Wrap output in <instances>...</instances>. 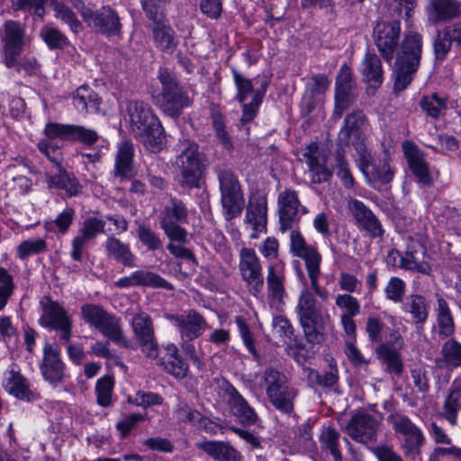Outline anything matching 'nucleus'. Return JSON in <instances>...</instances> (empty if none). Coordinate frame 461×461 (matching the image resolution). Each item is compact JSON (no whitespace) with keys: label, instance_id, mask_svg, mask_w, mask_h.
<instances>
[{"label":"nucleus","instance_id":"63","mask_svg":"<svg viewBox=\"0 0 461 461\" xmlns=\"http://www.w3.org/2000/svg\"><path fill=\"white\" fill-rule=\"evenodd\" d=\"M47 249V244L42 239L27 240L17 247V256L20 259H25L34 254H41Z\"/></svg>","mask_w":461,"mask_h":461},{"label":"nucleus","instance_id":"37","mask_svg":"<svg viewBox=\"0 0 461 461\" xmlns=\"http://www.w3.org/2000/svg\"><path fill=\"white\" fill-rule=\"evenodd\" d=\"M166 351V356L161 360L165 371L177 379L185 378L187 375L189 366L179 355L177 347L169 344L167 346Z\"/></svg>","mask_w":461,"mask_h":461},{"label":"nucleus","instance_id":"49","mask_svg":"<svg viewBox=\"0 0 461 461\" xmlns=\"http://www.w3.org/2000/svg\"><path fill=\"white\" fill-rule=\"evenodd\" d=\"M231 73L233 77L234 85L237 89L235 100L241 104V106L243 108L244 105L249 104L246 103L249 96H253L256 90L252 84V80L245 77L233 67L231 68Z\"/></svg>","mask_w":461,"mask_h":461},{"label":"nucleus","instance_id":"43","mask_svg":"<svg viewBox=\"0 0 461 461\" xmlns=\"http://www.w3.org/2000/svg\"><path fill=\"white\" fill-rule=\"evenodd\" d=\"M10 376L6 379L5 388L14 397L20 400L30 402L33 399V393L30 389L28 380L19 372L10 371Z\"/></svg>","mask_w":461,"mask_h":461},{"label":"nucleus","instance_id":"17","mask_svg":"<svg viewBox=\"0 0 461 461\" xmlns=\"http://www.w3.org/2000/svg\"><path fill=\"white\" fill-rule=\"evenodd\" d=\"M380 422L365 411H357L348 420L345 431L356 442L367 444L376 441Z\"/></svg>","mask_w":461,"mask_h":461},{"label":"nucleus","instance_id":"60","mask_svg":"<svg viewBox=\"0 0 461 461\" xmlns=\"http://www.w3.org/2000/svg\"><path fill=\"white\" fill-rule=\"evenodd\" d=\"M188 210L184 202L177 198L170 200V205L165 208V215L160 220L184 223L187 221Z\"/></svg>","mask_w":461,"mask_h":461},{"label":"nucleus","instance_id":"25","mask_svg":"<svg viewBox=\"0 0 461 461\" xmlns=\"http://www.w3.org/2000/svg\"><path fill=\"white\" fill-rule=\"evenodd\" d=\"M134 145L131 140H123L118 144L114 159L113 175L122 180H130L135 176L134 172Z\"/></svg>","mask_w":461,"mask_h":461},{"label":"nucleus","instance_id":"48","mask_svg":"<svg viewBox=\"0 0 461 461\" xmlns=\"http://www.w3.org/2000/svg\"><path fill=\"white\" fill-rule=\"evenodd\" d=\"M269 85V80L265 79L258 89L256 90L251 101L244 105L243 114L240 118V122L244 125L250 122L258 114V108L263 102V98L266 95L267 88Z\"/></svg>","mask_w":461,"mask_h":461},{"label":"nucleus","instance_id":"42","mask_svg":"<svg viewBox=\"0 0 461 461\" xmlns=\"http://www.w3.org/2000/svg\"><path fill=\"white\" fill-rule=\"evenodd\" d=\"M155 23L152 35L156 47L161 51L172 53L178 44L175 31L169 25L160 23L159 20Z\"/></svg>","mask_w":461,"mask_h":461},{"label":"nucleus","instance_id":"61","mask_svg":"<svg viewBox=\"0 0 461 461\" xmlns=\"http://www.w3.org/2000/svg\"><path fill=\"white\" fill-rule=\"evenodd\" d=\"M99 134L92 129L82 125L71 124L69 141H78L86 146H92L99 140Z\"/></svg>","mask_w":461,"mask_h":461},{"label":"nucleus","instance_id":"8","mask_svg":"<svg viewBox=\"0 0 461 461\" xmlns=\"http://www.w3.org/2000/svg\"><path fill=\"white\" fill-rule=\"evenodd\" d=\"M221 192V203L226 221L238 217L244 206V196L238 176L231 170L221 168L216 171Z\"/></svg>","mask_w":461,"mask_h":461},{"label":"nucleus","instance_id":"35","mask_svg":"<svg viewBox=\"0 0 461 461\" xmlns=\"http://www.w3.org/2000/svg\"><path fill=\"white\" fill-rule=\"evenodd\" d=\"M101 104L102 98L86 85L77 87L73 94V104L79 112L97 113L100 112Z\"/></svg>","mask_w":461,"mask_h":461},{"label":"nucleus","instance_id":"3","mask_svg":"<svg viewBox=\"0 0 461 461\" xmlns=\"http://www.w3.org/2000/svg\"><path fill=\"white\" fill-rule=\"evenodd\" d=\"M175 166L178 169L177 183L184 189L200 188L207 167V157L199 145L188 139L176 145Z\"/></svg>","mask_w":461,"mask_h":461},{"label":"nucleus","instance_id":"24","mask_svg":"<svg viewBox=\"0 0 461 461\" xmlns=\"http://www.w3.org/2000/svg\"><path fill=\"white\" fill-rule=\"evenodd\" d=\"M402 149L412 174L423 185H430L433 179L423 153L411 141H404Z\"/></svg>","mask_w":461,"mask_h":461},{"label":"nucleus","instance_id":"34","mask_svg":"<svg viewBox=\"0 0 461 461\" xmlns=\"http://www.w3.org/2000/svg\"><path fill=\"white\" fill-rule=\"evenodd\" d=\"M246 222L257 232L267 230V203L264 197L249 200L246 209Z\"/></svg>","mask_w":461,"mask_h":461},{"label":"nucleus","instance_id":"15","mask_svg":"<svg viewBox=\"0 0 461 461\" xmlns=\"http://www.w3.org/2000/svg\"><path fill=\"white\" fill-rule=\"evenodd\" d=\"M42 352L43 357L40 364L41 374L46 382L56 387L68 376L66 365L61 359L60 348L55 343L46 342Z\"/></svg>","mask_w":461,"mask_h":461},{"label":"nucleus","instance_id":"39","mask_svg":"<svg viewBox=\"0 0 461 461\" xmlns=\"http://www.w3.org/2000/svg\"><path fill=\"white\" fill-rule=\"evenodd\" d=\"M360 71L371 86L377 88L382 85L384 79L382 62L375 53H366L360 65Z\"/></svg>","mask_w":461,"mask_h":461},{"label":"nucleus","instance_id":"45","mask_svg":"<svg viewBox=\"0 0 461 461\" xmlns=\"http://www.w3.org/2000/svg\"><path fill=\"white\" fill-rule=\"evenodd\" d=\"M340 434L334 428L324 429L320 435V444L325 453L330 454L333 461H342V454L339 449Z\"/></svg>","mask_w":461,"mask_h":461},{"label":"nucleus","instance_id":"46","mask_svg":"<svg viewBox=\"0 0 461 461\" xmlns=\"http://www.w3.org/2000/svg\"><path fill=\"white\" fill-rule=\"evenodd\" d=\"M441 358L438 362L450 368L461 366V343L455 339H447L440 349Z\"/></svg>","mask_w":461,"mask_h":461},{"label":"nucleus","instance_id":"26","mask_svg":"<svg viewBox=\"0 0 461 461\" xmlns=\"http://www.w3.org/2000/svg\"><path fill=\"white\" fill-rule=\"evenodd\" d=\"M46 182L50 189L62 190L68 198L77 196L83 188L77 177L62 166L57 167L56 173L46 174Z\"/></svg>","mask_w":461,"mask_h":461},{"label":"nucleus","instance_id":"13","mask_svg":"<svg viewBox=\"0 0 461 461\" xmlns=\"http://www.w3.org/2000/svg\"><path fill=\"white\" fill-rule=\"evenodd\" d=\"M279 230L285 232L294 229L300 221L302 215L308 212V209L300 202L298 193L286 188L278 194Z\"/></svg>","mask_w":461,"mask_h":461},{"label":"nucleus","instance_id":"19","mask_svg":"<svg viewBox=\"0 0 461 461\" xmlns=\"http://www.w3.org/2000/svg\"><path fill=\"white\" fill-rule=\"evenodd\" d=\"M219 386L223 395L227 397V404L238 420L243 425L250 426L256 424L258 420L256 411L249 404L234 385L223 378Z\"/></svg>","mask_w":461,"mask_h":461},{"label":"nucleus","instance_id":"53","mask_svg":"<svg viewBox=\"0 0 461 461\" xmlns=\"http://www.w3.org/2000/svg\"><path fill=\"white\" fill-rule=\"evenodd\" d=\"M355 85H339L335 87V113L341 116L355 101Z\"/></svg>","mask_w":461,"mask_h":461},{"label":"nucleus","instance_id":"14","mask_svg":"<svg viewBox=\"0 0 461 461\" xmlns=\"http://www.w3.org/2000/svg\"><path fill=\"white\" fill-rule=\"evenodd\" d=\"M401 23L398 20L378 22L374 27L373 37L382 58L388 63L394 58L400 44Z\"/></svg>","mask_w":461,"mask_h":461},{"label":"nucleus","instance_id":"23","mask_svg":"<svg viewBox=\"0 0 461 461\" xmlns=\"http://www.w3.org/2000/svg\"><path fill=\"white\" fill-rule=\"evenodd\" d=\"M424 10L428 23L437 25L459 18L461 3L457 0H428Z\"/></svg>","mask_w":461,"mask_h":461},{"label":"nucleus","instance_id":"41","mask_svg":"<svg viewBox=\"0 0 461 461\" xmlns=\"http://www.w3.org/2000/svg\"><path fill=\"white\" fill-rule=\"evenodd\" d=\"M438 306L436 308L438 334L443 338H449L455 333V323L447 302L438 294H436Z\"/></svg>","mask_w":461,"mask_h":461},{"label":"nucleus","instance_id":"22","mask_svg":"<svg viewBox=\"0 0 461 461\" xmlns=\"http://www.w3.org/2000/svg\"><path fill=\"white\" fill-rule=\"evenodd\" d=\"M359 168L367 183L374 188L389 184L394 176V169L391 167L388 158L373 162L370 158L362 155Z\"/></svg>","mask_w":461,"mask_h":461},{"label":"nucleus","instance_id":"18","mask_svg":"<svg viewBox=\"0 0 461 461\" xmlns=\"http://www.w3.org/2000/svg\"><path fill=\"white\" fill-rule=\"evenodd\" d=\"M131 327L135 339L140 345L141 351L146 357L157 359L159 354V348L156 341L150 316L144 312L135 314L131 320Z\"/></svg>","mask_w":461,"mask_h":461},{"label":"nucleus","instance_id":"6","mask_svg":"<svg viewBox=\"0 0 461 461\" xmlns=\"http://www.w3.org/2000/svg\"><path fill=\"white\" fill-rule=\"evenodd\" d=\"M80 311L81 318L86 323L98 330L111 341L127 348H131L129 339L123 335L120 318L94 303L83 304Z\"/></svg>","mask_w":461,"mask_h":461},{"label":"nucleus","instance_id":"36","mask_svg":"<svg viewBox=\"0 0 461 461\" xmlns=\"http://www.w3.org/2000/svg\"><path fill=\"white\" fill-rule=\"evenodd\" d=\"M422 249L423 248L420 244L411 241L407 246L406 251L403 254L401 252L400 268L429 275L431 272L430 266L427 262L420 260L418 257L419 250Z\"/></svg>","mask_w":461,"mask_h":461},{"label":"nucleus","instance_id":"20","mask_svg":"<svg viewBox=\"0 0 461 461\" xmlns=\"http://www.w3.org/2000/svg\"><path fill=\"white\" fill-rule=\"evenodd\" d=\"M366 122V116L361 110H354L347 114L338 135L339 144L341 147L353 145L357 151H361Z\"/></svg>","mask_w":461,"mask_h":461},{"label":"nucleus","instance_id":"56","mask_svg":"<svg viewBox=\"0 0 461 461\" xmlns=\"http://www.w3.org/2000/svg\"><path fill=\"white\" fill-rule=\"evenodd\" d=\"M136 233L140 242L146 247L148 250L156 251L163 249V243L159 236L145 223L138 224Z\"/></svg>","mask_w":461,"mask_h":461},{"label":"nucleus","instance_id":"10","mask_svg":"<svg viewBox=\"0 0 461 461\" xmlns=\"http://www.w3.org/2000/svg\"><path fill=\"white\" fill-rule=\"evenodd\" d=\"M25 28L18 21L7 20L0 30L3 62L8 68L18 65V59L23 50Z\"/></svg>","mask_w":461,"mask_h":461},{"label":"nucleus","instance_id":"28","mask_svg":"<svg viewBox=\"0 0 461 461\" xmlns=\"http://www.w3.org/2000/svg\"><path fill=\"white\" fill-rule=\"evenodd\" d=\"M195 447L216 461H242L241 454L227 441L197 442Z\"/></svg>","mask_w":461,"mask_h":461},{"label":"nucleus","instance_id":"2","mask_svg":"<svg viewBox=\"0 0 461 461\" xmlns=\"http://www.w3.org/2000/svg\"><path fill=\"white\" fill-rule=\"evenodd\" d=\"M423 36L417 31L403 33L395 52V61L393 69V90H404L413 80L417 73L422 55Z\"/></svg>","mask_w":461,"mask_h":461},{"label":"nucleus","instance_id":"55","mask_svg":"<svg viewBox=\"0 0 461 461\" xmlns=\"http://www.w3.org/2000/svg\"><path fill=\"white\" fill-rule=\"evenodd\" d=\"M114 381L112 376L99 378L95 384L96 402L101 407L106 408L112 404Z\"/></svg>","mask_w":461,"mask_h":461},{"label":"nucleus","instance_id":"54","mask_svg":"<svg viewBox=\"0 0 461 461\" xmlns=\"http://www.w3.org/2000/svg\"><path fill=\"white\" fill-rule=\"evenodd\" d=\"M52 0H12L11 8L14 12L29 13L40 19L46 14L45 5Z\"/></svg>","mask_w":461,"mask_h":461},{"label":"nucleus","instance_id":"33","mask_svg":"<svg viewBox=\"0 0 461 461\" xmlns=\"http://www.w3.org/2000/svg\"><path fill=\"white\" fill-rule=\"evenodd\" d=\"M267 400L282 414L291 416L294 413V400L298 394V390L293 385L270 391L266 393Z\"/></svg>","mask_w":461,"mask_h":461},{"label":"nucleus","instance_id":"11","mask_svg":"<svg viewBox=\"0 0 461 461\" xmlns=\"http://www.w3.org/2000/svg\"><path fill=\"white\" fill-rule=\"evenodd\" d=\"M82 19L97 34L106 38L122 37L121 18L110 5H104L97 10L86 9L82 12Z\"/></svg>","mask_w":461,"mask_h":461},{"label":"nucleus","instance_id":"31","mask_svg":"<svg viewBox=\"0 0 461 461\" xmlns=\"http://www.w3.org/2000/svg\"><path fill=\"white\" fill-rule=\"evenodd\" d=\"M461 411V377H456L450 384L442 405V416L452 426L457 423Z\"/></svg>","mask_w":461,"mask_h":461},{"label":"nucleus","instance_id":"50","mask_svg":"<svg viewBox=\"0 0 461 461\" xmlns=\"http://www.w3.org/2000/svg\"><path fill=\"white\" fill-rule=\"evenodd\" d=\"M453 41L454 38L448 31L437 32L433 40V53L437 64H441L447 59V54L451 50Z\"/></svg>","mask_w":461,"mask_h":461},{"label":"nucleus","instance_id":"32","mask_svg":"<svg viewBox=\"0 0 461 461\" xmlns=\"http://www.w3.org/2000/svg\"><path fill=\"white\" fill-rule=\"evenodd\" d=\"M429 303L427 299L418 294H409L402 303V310L411 317L417 329H423L429 318Z\"/></svg>","mask_w":461,"mask_h":461},{"label":"nucleus","instance_id":"57","mask_svg":"<svg viewBox=\"0 0 461 461\" xmlns=\"http://www.w3.org/2000/svg\"><path fill=\"white\" fill-rule=\"evenodd\" d=\"M263 379L266 383V393L291 384L287 375L273 366L265 369Z\"/></svg>","mask_w":461,"mask_h":461},{"label":"nucleus","instance_id":"59","mask_svg":"<svg viewBox=\"0 0 461 461\" xmlns=\"http://www.w3.org/2000/svg\"><path fill=\"white\" fill-rule=\"evenodd\" d=\"M160 228L172 243L186 244L189 242L188 232L176 221L160 220Z\"/></svg>","mask_w":461,"mask_h":461},{"label":"nucleus","instance_id":"21","mask_svg":"<svg viewBox=\"0 0 461 461\" xmlns=\"http://www.w3.org/2000/svg\"><path fill=\"white\" fill-rule=\"evenodd\" d=\"M348 208L360 230L366 231L372 239L384 236V230L380 221L362 201L350 198Z\"/></svg>","mask_w":461,"mask_h":461},{"label":"nucleus","instance_id":"38","mask_svg":"<svg viewBox=\"0 0 461 461\" xmlns=\"http://www.w3.org/2000/svg\"><path fill=\"white\" fill-rule=\"evenodd\" d=\"M104 249L107 255L124 267H132L135 266V256L131 252L130 245L123 243L121 240L110 236L104 242Z\"/></svg>","mask_w":461,"mask_h":461},{"label":"nucleus","instance_id":"62","mask_svg":"<svg viewBox=\"0 0 461 461\" xmlns=\"http://www.w3.org/2000/svg\"><path fill=\"white\" fill-rule=\"evenodd\" d=\"M406 290L404 281L397 276H393L389 279L384 287V294L387 300L395 303H402Z\"/></svg>","mask_w":461,"mask_h":461},{"label":"nucleus","instance_id":"5","mask_svg":"<svg viewBox=\"0 0 461 461\" xmlns=\"http://www.w3.org/2000/svg\"><path fill=\"white\" fill-rule=\"evenodd\" d=\"M296 309L306 340L312 344L323 342L324 317L313 294L307 289L301 292Z\"/></svg>","mask_w":461,"mask_h":461},{"label":"nucleus","instance_id":"58","mask_svg":"<svg viewBox=\"0 0 461 461\" xmlns=\"http://www.w3.org/2000/svg\"><path fill=\"white\" fill-rule=\"evenodd\" d=\"M104 227L105 221L104 220L91 216L83 221L77 236L88 242L95 240L98 234L104 233Z\"/></svg>","mask_w":461,"mask_h":461},{"label":"nucleus","instance_id":"47","mask_svg":"<svg viewBox=\"0 0 461 461\" xmlns=\"http://www.w3.org/2000/svg\"><path fill=\"white\" fill-rule=\"evenodd\" d=\"M51 5L55 12V17L68 24L74 33L82 31L83 26L72 9L62 2L52 0Z\"/></svg>","mask_w":461,"mask_h":461},{"label":"nucleus","instance_id":"7","mask_svg":"<svg viewBox=\"0 0 461 461\" xmlns=\"http://www.w3.org/2000/svg\"><path fill=\"white\" fill-rule=\"evenodd\" d=\"M387 421L394 433L400 436V447L406 458L417 460L425 443V437L420 428L402 413L393 412L388 415Z\"/></svg>","mask_w":461,"mask_h":461},{"label":"nucleus","instance_id":"12","mask_svg":"<svg viewBox=\"0 0 461 461\" xmlns=\"http://www.w3.org/2000/svg\"><path fill=\"white\" fill-rule=\"evenodd\" d=\"M239 271L250 294L259 295L264 286V275L260 259L253 249L244 247L240 250Z\"/></svg>","mask_w":461,"mask_h":461},{"label":"nucleus","instance_id":"52","mask_svg":"<svg viewBox=\"0 0 461 461\" xmlns=\"http://www.w3.org/2000/svg\"><path fill=\"white\" fill-rule=\"evenodd\" d=\"M40 36L50 50H63L69 45L68 37L54 27H42Z\"/></svg>","mask_w":461,"mask_h":461},{"label":"nucleus","instance_id":"30","mask_svg":"<svg viewBox=\"0 0 461 461\" xmlns=\"http://www.w3.org/2000/svg\"><path fill=\"white\" fill-rule=\"evenodd\" d=\"M285 265L282 262L269 263L267 273V288L268 297L281 303L285 295Z\"/></svg>","mask_w":461,"mask_h":461},{"label":"nucleus","instance_id":"51","mask_svg":"<svg viewBox=\"0 0 461 461\" xmlns=\"http://www.w3.org/2000/svg\"><path fill=\"white\" fill-rule=\"evenodd\" d=\"M137 286H148L152 288H164L168 291L174 289V286L158 274L148 270H136Z\"/></svg>","mask_w":461,"mask_h":461},{"label":"nucleus","instance_id":"27","mask_svg":"<svg viewBox=\"0 0 461 461\" xmlns=\"http://www.w3.org/2000/svg\"><path fill=\"white\" fill-rule=\"evenodd\" d=\"M319 149L318 142L314 141L311 142L303 153L312 173V181L315 184L327 182L332 176V171L326 167L324 159L320 158Z\"/></svg>","mask_w":461,"mask_h":461},{"label":"nucleus","instance_id":"29","mask_svg":"<svg viewBox=\"0 0 461 461\" xmlns=\"http://www.w3.org/2000/svg\"><path fill=\"white\" fill-rule=\"evenodd\" d=\"M303 375L307 381V384L311 388H330L332 389L339 383V369L335 362L329 365V369L323 373L309 367H303Z\"/></svg>","mask_w":461,"mask_h":461},{"label":"nucleus","instance_id":"40","mask_svg":"<svg viewBox=\"0 0 461 461\" xmlns=\"http://www.w3.org/2000/svg\"><path fill=\"white\" fill-rule=\"evenodd\" d=\"M378 358L385 366L387 373L400 376L403 372V363L399 349L381 343L375 349Z\"/></svg>","mask_w":461,"mask_h":461},{"label":"nucleus","instance_id":"64","mask_svg":"<svg viewBox=\"0 0 461 461\" xmlns=\"http://www.w3.org/2000/svg\"><path fill=\"white\" fill-rule=\"evenodd\" d=\"M429 461H461V448L456 446L435 447Z\"/></svg>","mask_w":461,"mask_h":461},{"label":"nucleus","instance_id":"9","mask_svg":"<svg viewBox=\"0 0 461 461\" xmlns=\"http://www.w3.org/2000/svg\"><path fill=\"white\" fill-rule=\"evenodd\" d=\"M42 314L39 319L41 326L59 332V339L68 342L72 337L73 321L68 312L57 301L45 297L41 301Z\"/></svg>","mask_w":461,"mask_h":461},{"label":"nucleus","instance_id":"4","mask_svg":"<svg viewBox=\"0 0 461 461\" xmlns=\"http://www.w3.org/2000/svg\"><path fill=\"white\" fill-rule=\"evenodd\" d=\"M158 79L161 91L153 95L154 104L167 116L178 118L185 108L193 104V99L178 82L176 75L167 68H160Z\"/></svg>","mask_w":461,"mask_h":461},{"label":"nucleus","instance_id":"16","mask_svg":"<svg viewBox=\"0 0 461 461\" xmlns=\"http://www.w3.org/2000/svg\"><path fill=\"white\" fill-rule=\"evenodd\" d=\"M165 317L177 329L182 339H195L209 328L203 316L194 309L186 310L182 313H167Z\"/></svg>","mask_w":461,"mask_h":461},{"label":"nucleus","instance_id":"1","mask_svg":"<svg viewBox=\"0 0 461 461\" xmlns=\"http://www.w3.org/2000/svg\"><path fill=\"white\" fill-rule=\"evenodd\" d=\"M126 111L130 118V128L134 137L153 153L165 146L164 128L150 105L142 101H130Z\"/></svg>","mask_w":461,"mask_h":461},{"label":"nucleus","instance_id":"44","mask_svg":"<svg viewBox=\"0 0 461 461\" xmlns=\"http://www.w3.org/2000/svg\"><path fill=\"white\" fill-rule=\"evenodd\" d=\"M419 104L428 117L438 119L447 109V99L437 93L423 95Z\"/></svg>","mask_w":461,"mask_h":461}]
</instances>
